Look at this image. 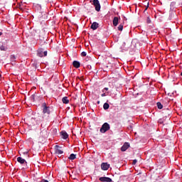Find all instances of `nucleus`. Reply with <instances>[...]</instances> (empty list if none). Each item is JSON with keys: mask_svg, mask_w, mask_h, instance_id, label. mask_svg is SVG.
<instances>
[{"mask_svg": "<svg viewBox=\"0 0 182 182\" xmlns=\"http://www.w3.org/2000/svg\"><path fill=\"white\" fill-rule=\"evenodd\" d=\"M86 55H87V53L85 51L81 53V56H84L85 57V56H86Z\"/></svg>", "mask_w": 182, "mask_h": 182, "instance_id": "nucleus-27", "label": "nucleus"}, {"mask_svg": "<svg viewBox=\"0 0 182 182\" xmlns=\"http://www.w3.org/2000/svg\"><path fill=\"white\" fill-rule=\"evenodd\" d=\"M99 180L101 182H112V178L109 177H100Z\"/></svg>", "mask_w": 182, "mask_h": 182, "instance_id": "nucleus-9", "label": "nucleus"}, {"mask_svg": "<svg viewBox=\"0 0 182 182\" xmlns=\"http://www.w3.org/2000/svg\"><path fill=\"white\" fill-rule=\"evenodd\" d=\"M2 35V32H0V36Z\"/></svg>", "mask_w": 182, "mask_h": 182, "instance_id": "nucleus-36", "label": "nucleus"}, {"mask_svg": "<svg viewBox=\"0 0 182 182\" xmlns=\"http://www.w3.org/2000/svg\"><path fill=\"white\" fill-rule=\"evenodd\" d=\"M156 106H157L158 109H163V105H161V102H157Z\"/></svg>", "mask_w": 182, "mask_h": 182, "instance_id": "nucleus-22", "label": "nucleus"}, {"mask_svg": "<svg viewBox=\"0 0 182 182\" xmlns=\"http://www.w3.org/2000/svg\"><path fill=\"white\" fill-rule=\"evenodd\" d=\"M109 167H110V165L107 164V163H102L101 164V168L102 170H109Z\"/></svg>", "mask_w": 182, "mask_h": 182, "instance_id": "nucleus-11", "label": "nucleus"}, {"mask_svg": "<svg viewBox=\"0 0 182 182\" xmlns=\"http://www.w3.org/2000/svg\"><path fill=\"white\" fill-rule=\"evenodd\" d=\"M136 163H137V159H134L133 162H132V164L135 165Z\"/></svg>", "mask_w": 182, "mask_h": 182, "instance_id": "nucleus-28", "label": "nucleus"}, {"mask_svg": "<svg viewBox=\"0 0 182 182\" xmlns=\"http://www.w3.org/2000/svg\"><path fill=\"white\" fill-rule=\"evenodd\" d=\"M171 8H174L176 6V2L172 1L170 4Z\"/></svg>", "mask_w": 182, "mask_h": 182, "instance_id": "nucleus-24", "label": "nucleus"}, {"mask_svg": "<svg viewBox=\"0 0 182 182\" xmlns=\"http://www.w3.org/2000/svg\"><path fill=\"white\" fill-rule=\"evenodd\" d=\"M110 107V105H109V103L105 102L103 105L104 110H107Z\"/></svg>", "mask_w": 182, "mask_h": 182, "instance_id": "nucleus-19", "label": "nucleus"}, {"mask_svg": "<svg viewBox=\"0 0 182 182\" xmlns=\"http://www.w3.org/2000/svg\"><path fill=\"white\" fill-rule=\"evenodd\" d=\"M43 182H49L48 180H43Z\"/></svg>", "mask_w": 182, "mask_h": 182, "instance_id": "nucleus-32", "label": "nucleus"}, {"mask_svg": "<svg viewBox=\"0 0 182 182\" xmlns=\"http://www.w3.org/2000/svg\"><path fill=\"white\" fill-rule=\"evenodd\" d=\"M39 42H40V45H43V43H45V39L44 38L40 39Z\"/></svg>", "mask_w": 182, "mask_h": 182, "instance_id": "nucleus-25", "label": "nucleus"}, {"mask_svg": "<svg viewBox=\"0 0 182 182\" xmlns=\"http://www.w3.org/2000/svg\"><path fill=\"white\" fill-rule=\"evenodd\" d=\"M55 154H63V151H62V147L59 146V145H55L54 146Z\"/></svg>", "mask_w": 182, "mask_h": 182, "instance_id": "nucleus-6", "label": "nucleus"}, {"mask_svg": "<svg viewBox=\"0 0 182 182\" xmlns=\"http://www.w3.org/2000/svg\"><path fill=\"white\" fill-rule=\"evenodd\" d=\"M105 89L102 90V92H103V93H105Z\"/></svg>", "mask_w": 182, "mask_h": 182, "instance_id": "nucleus-35", "label": "nucleus"}, {"mask_svg": "<svg viewBox=\"0 0 182 182\" xmlns=\"http://www.w3.org/2000/svg\"><path fill=\"white\" fill-rule=\"evenodd\" d=\"M104 90H109V87H105Z\"/></svg>", "mask_w": 182, "mask_h": 182, "instance_id": "nucleus-31", "label": "nucleus"}, {"mask_svg": "<svg viewBox=\"0 0 182 182\" xmlns=\"http://www.w3.org/2000/svg\"><path fill=\"white\" fill-rule=\"evenodd\" d=\"M0 50H3L4 52H6L8 50V46L4 43L0 41Z\"/></svg>", "mask_w": 182, "mask_h": 182, "instance_id": "nucleus-7", "label": "nucleus"}, {"mask_svg": "<svg viewBox=\"0 0 182 182\" xmlns=\"http://www.w3.org/2000/svg\"><path fill=\"white\" fill-rule=\"evenodd\" d=\"M43 56H48V52L47 51L43 52Z\"/></svg>", "mask_w": 182, "mask_h": 182, "instance_id": "nucleus-26", "label": "nucleus"}, {"mask_svg": "<svg viewBox=\"0 0 182 182\" xmlns=\"http://www.w3.org/2000/svg\"><path fill=\"white\" fill-rule=\"evenodd\" d=\"M148 8H149V3H147V6H146V8L145 9L144 11H147Z\"/></svg>", "mask_w": 182, "mask_h": 182, "instance_id": "nucleus-30", "label": "nucleus"}, {"mask_svg": "<svg viewBox=\"0 0 182 182\" xmlns=\"http://www.w3.org/2000/svg\"><path fill=\"white\" fill-rule=\"evenodd\" d=\"M42 133H43V132H41V134H42Z\"/></svg>", "mask_w": 182, "mask_h": 182, "instance_id": "nucleus-39", "label": "nucleus"}, {"mask_svg": "<svg viewBox=\"0 0 182 182\" xmlns=\"http://www.w3.org/2000/svg\"><path fill=\"white\" fill-rule=\"evenodd\" d=\"M43 113H48L50 114V107L46 105V102L42 104Z\"/></svg>", "mask_w": 182, "mask_h": 182, "instance_id": "nucleus-4", "label": "nucleus"}, {"mask_svg": "<svg viewBox=\"0 0 182 182\" xmlns=\"http://www.w3.org/2000/svg\"><path fill=\"white\" fill-rule=\"evenodd\" d=\"M129 147H130V144H129V142H125L121 147V151H126Z\"/></svg>", "mask_w": 182, "mask_h": 182, "instance_id": "nucleus-8", "label": "nucleus"}, {"mask_svg": "<svg viewBox=\"0 0 182 182\" xmlns=\"http://www.w3.org/2000/svg\"><path fill=\"white\" fill-rule=\"evenodd\" d=\"M181 76H182V72L181 73Z\"/></svg>", "mask_w": 182, "mask_h": 182, "instance_id": "nucleus-37", "label": "nucleus"}, {"mask_svg": "<svg viewBox=\"0 0 182 182\" xmlns=\"http://www.w3.org/2000/svg\"><path fill=\"white\" fill-rule=\"evenodd\" d=\"M101 96H102V97H105V96H106V93H102V95H101Z\"/></svg>", "mask_w": 182, "mask_h": 182, "instance_id": "nucleus-29", "label": "nucleus"}, {"mask_svg": "<svg viewBox=\"0 0 182 182\" xmlns=\"http://www.w3.org/2000/svg\"><path fill=\"white\" fill-rule=\"evenodd\" d=\"M108 130H110V124H109L107 122H105L102 124L100 132V133H106V132H108Z\"/></svg>", "mask_w": 182, "mask_h": 182, "instance_id": "nucleus-2", "label": "nucleus"}, {"mask_svg": "<svg viewBox=\"0 0 182 182\" xmlns=\"http://www.w3.org/2000/svg\"><path fill=\"white\" fill-rule=\"evenodd\" d=\"M92 5L95 6V11H97V12H100L101 6H100V2L99 1V0H93Z\"/></svg>", "mask_w": 182, "mask_h": 182, "instance_id": "nucleus-3", "label": "nucleus"}, {"mask_svg": "<svg viewBox=\"0 0 182 182\" xmlns=\"http://www.w3.org/2000/svg\"><path fill=\"white\" fill-rule=\"evenodd\" d=\"M91 29H92V31H96V29H97V28H99V23L97 22H93L90 26Z\"/></svg>", "mask_w": 182, "mask_h": 182, "instance_id": "nucleus-12", "label": "nucleus"}, {"mask_svg": "<svg viewBox=\"0 0 182 182\" xmlns=\"http://www.w3.org/2000/svg\"><path fill=\"white\" fill-rule=\"evenodd\" d=\"M117 29L118 31H123V24H119Z\"/></svg>", "mask_w": 182, "mask_h": 182, "instance_id": "nucleus-23", "label": "nucleus"}, {"mask_svg": "<svg viewBox=\"0 0 182 182\" xmlns=\"http://www.w3.org/2000/svg\"><path fill=\"white\" fill-rule=\"evenodd\" d=\"M60 134L62 136V139H64V140H66L69 137V134L65 131H62L60 132Z\"/></svg>", "mask_w": 182, "mask_h": 182, "instance_id": "nucleus-13", "label": "nucleus"}, {"mask_svg": "<svg viewBox=\"0 0 182 182\" xmlns=\"http://www.w3.org/2000/svg\"><path fill=\"white\" fill-rule=\"evenodd\" d=\"M37 55L39 58H43V51L42 50H39Z\"/></svg>", "mask_w": 182, "mask_h": 182, "instance_id": "nucleus-17", "label": "nucleus"}, {"mask_svg": "<svg viewBox=\"0 0 182 182\" xmlns=\"http://www.w3.org/2000/svg\"><path fill=\"white\" fill-rule=\"evenodd\" d=\"M16 59V58L15 57L14 55H10V60H11V62H15Z\"/></svg>", "mask_w": 182, "mask_h": 182, "instance_id": "nucleus-20", "label": "nucleus"}, {"mask_svg": "<svg viewBox=\"0 0 182 182\" xmlns=\"http://www.w3.org/2000/svg\"><path fill=\"white\" fill-rule=\"evenodd\" d=\"M62 102L63 103H64V105H68L69 103V99L68 98V97H64L62 99Z\"/></svg>", "mask_w": 182, "mask_h": 182, "instance_id": "nucleus-16", "label": "nucleus"}, {"mask_svg": "<svg viewBox=\"0 0 182 182\" xmlns=\"http://www.w3.org/2000/svg\"><path fill=\"white\" fill-rule=\"evenodd\" d=\"M53 132H57V129H53Z\"/></svg>", "mask_w": 182, "mask_h": 182, "instance_id": "nucleus-33", "label": "nucleus"}, {"mask_svg": "<svg viewBox=\"0 0 182 182\" xmlns=\"http://www.w3.org/2000/svg\"><path fill=\"white\" fill-rule=\"evenodd\" d=\"M119 21H120V17H114L112 23L114 26H117L119 25Z\"/></svg>", "mask_w": 182, "mask_h": 182, "instance_id": "nucleus-10", "label": "nucleus"}, {"mask_svg": "<svg viewBox=\"0 0 182 182\" xmlns=\"http://www.w3.org/2000/svg\"><path fill=\"white\" fill-rule=\"evenodd\" d=\"M17 161L20 163V164H25V163L26 164V161L22 157H18Z\"/></svg>", "mask_w": 182, "mask_h": 182, "instance_id": "nucleus-15", "label": "nucleus"}, {"mask_svg": "<svg viewBox=\"0 0 182 182\" xmlns=\"http://www.w3.org/2000/svg\"><path fill=\"white\" fill-rule=\"evenodd\" d=\"M97 103L99 104V103H100V102L98 101Z\"/></svg>", "mask_w": 182, "mask_h": 182, "instance_id": "nucleus-38", "label": "nucleus"}, {"mask_svg": "<svg viewBox=\"0 0 182 182\" xmlns=\"http://www.w3.org/2000/svg\"><path fill=\"white\" fill-rule=\"evenodd\" d=\"M69 160H75L76 159V154H71L70 156L68 157Z\"/></svg>", "mask_w": 182, "mask_h": 182, "instance_id": "nucleus-18", "label": "nucleus"}, {"mask_svg": "<svg viewBox=\"0 0 182 182\" xmlns=\"http://www.w3.org/2000/svg\"><path fill=\"white\" fill-rule=\"evenodd\" d=\"M19 9L22 10V7L21 6H19Z\"/></svg>", "mask_w": 182, "mask_h": 182, "instance_id": "nucleus-34", "label": "nucleus"}, {"mask_svg": "<svg viewBox=\"0 0 182 182\" xmlns=\"http://www.w3.org/2000/svg\"><path fill=\"white\" fill-rule=\"evenodd\" d=\"M170 114H171V111H170V109H164L163 112H162V115L164 119H170Z\"/></svg>", "mask_w": 182, "mask_h": 182, "instance_id": "nucleus-5", "label": "nucleus"}, {"mask_svg": "<svg viewBox=\"0 0 182 182\" xmlns=\"http://www.w3.org/2000/svg\"><path fill=\"white\" fill-rule=\"evenodd\" d=\"M42 117L44 121H43L41 124V127H45V126H46L47 122H49V119H50V114L43 112Z\"/></svg>", "mask_w": 182, "mask_h": 182, "instance_id": "nucleus-1", "label": "nucleus"}, {"mask_svg": "<svg viewBox=\"0 0 182 182\" xmlns=\"http://www.w3.org/2000/svg\"><path fill=\"white\" fill-rule=\"evenodd\" d=\"M35 97H36V95L33 94L30 97L31 102H35Z\"/></svg>", "mask_w": 182, "mask_h": 182, "instance_id": "nucleus-21", "label": "nucleus"}, {"mask_svg": "<svg viewBox=\"0 0 182 182\" xmlns=\"http://www.w3.org/2000/svg\"><path fill=\"white\" fill-rule=\"evenodd\" d=\"M73 65L74 66V68H75L76 69H79V68H80V63L79 61L77 60H74L73 62Z\"/></svg>", "mask_w": 182, "mask_h": 182, "instance_id": "nucleus-14", "label": "nucleus"}]
</instances>
